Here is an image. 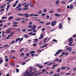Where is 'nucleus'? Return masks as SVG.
I'll return each mask as SVG.
<instances>
[{"instance_id":"79ce46f5","label":"nucleus","mask_w":76,"mask_h":76,"mask_svg":"<svg viewBox=\"0 0 76 76\" xmlns=\"http://www.w3.org/2000/svg\"><path fill=\"white\" fill-rule=\"evenodd\" d=\"M28 28H32V25H30L28 26Z\"/></svg>"},{"instance_id":"37998d69","label":"nucleus","mask_w":76,"mask_h":76,"mask_svg":"<svg viewBox=\"0 0 76 76\" xmlns=\"http://www.w3.org/2000/svg\"><path fill=\"white\" fill-rule=\"evenodd\" d=\"M18 22H13V24H18Z\"/></svg>"},{"instance_id":"5fc2aeb1","label":"nucleus","mask_w":76,"mask_h":76,"mask_svg":"<svg viewBox=\"0 0 76 76\" xmlns=\"http://www.w3.org/2000/svg\"><path fill=\"white\" fill-rule=\"evenodd\" d=\"M45 23V22H44L43 21H40L39 22V23Z\"/></svg>"},{"instance_id":"72a5a7b5","label":"nucleus","mask_w":76,"mask_h":76,"mask_svg":"<svg viewBox=\"0 0 76 76\" xmlns=\"http://www.w3.org/2000/svg\"><path fill=\"white\" fill-rule=\"evenodd\" d=\"M34 16V14H31L29 15V16Z\"/></svg>"},{"instance_id":"a878e982","label":"nucleus","mask_w":76,"mask_h":76,"mask_svg":"<svg viewBox=\"0 0 76 76\" xmlns=\"http://www.w3.org/2000/svg\"><path fill=\"white\" fill-rule=\"evenodd\" d=\"M56 54H54L55 56H58V54H59V53L56 52Z\"/></svg>"},{"instance_id":"6ab92c4d","label":"nucleus","mask_w":76,"mask_h":76,"mask_svg":"<svg viewBox=\"0 0 76 76\" xmlns=\"http://www.w3.org/2000/svg\"><path fill=\"white\" fill-rule=\"evenodd\" d=\"M24 55H25V53L23 52H22L21 54V57H23L24 56Z\"/></svg>"},{"instance_id":"5701e85b","label":"nucleus","mask_w":76,"mask_h":76,"mask_svg":"<svg viewBox=\"0 0 76 76\" xmlns=\"http://www.w3.org/2000/svg\"><path fill=\"white\" fill-rule=\"evenodd\" d=\"M4 9L2 8V9L1 10H0V13H1V12H3V11H4Z\"/></svg>"},{"instance_id":"1a4fd4ad","label":"nucleus","mask_w":76,"mask_h":76,"mask_svg":"<svg viewBox=\"0 0 76 76\" xmlns=\"http://www.w3.org/2000/svg\"><path fill=\"white\" fill-rule=\"evenodd\" d=\"M47 44H45L44 45L40 47L41 48H45L46 47H47Z\"/></svg>"},{"instance_id":"4c0bfd02","label":"nucleus","mask_w":76,"mask_h":76,"mask_svg":"<svg viewBox=\"0 0 76 76\" xmlns=\"http://www.w3.org/2000/svg\"><path fill=\"white\" fill-rule=\"evenodd\" d=\"M20 39V38H18L15 41H16V42L18 41Z\"/></svg>"},{"instance_id":"bf43d9fd","label":"nucleus","mask_w":76,"mask_h":76,"mask_svg":"<svg viewBox=\"0 0 76 76\" xmlns=\"http://www.w3.org/2000/svg\"><path fill=\"white\" fill-rule=\"evenodd\" d=\"M62 61V60L60 59L58 60V62H61Z\"/></svg>"},{"instance_id":"774afa93","label":"nucleus","mask_w":76,"mask_h":76,"mask_svg":"<svg viewBox=\"0 0 76 76\" xmlns=\"http://www.w3.org/2000/svg\"><path fill=\"white\" fill-rule=\"evenodd\" d=\"M75 53H76V52L73 51L71 53V54H75Z\"/></svg>"},{"instance_id":"052dcab7","label":"nucleus","mask_w":76,"mask_h":76,"mask_svg":"<svg viewBox=\"0 0 76 76\" xmlns=\"http://www.w3.org/2000/svg\"><path fill=\"white\" fill-rule=\"evenodd\" d=\"M50 23H51L50 22H48L46 24V25H48L50 24Z\"/></svg>"},{"instance_id":"3c124183","label":"nucleus","mask_w":76,"mask_h":76,"mask_svg":"<svg viewBox=\"0 0 76 76\" xmlns=\"http://www.w3.org/2000/svg\"><path fill=\"white\" fill-rule=\"evenodd\" d=\"M15 42V41L14 40L11 42V44H14Z\"/></svg>"},{"instance_id":"c756f323","label":"nucleus","mask_w":76,"mask_h":76,"mask_svg":"<svg viewBox=\"0 0 76 76\" xmlns=\"http://www.w3.org/2000/svg\"><path fill=\"white\" fill-rule=\"evenodd\" d=\"M16 10L18 11H20V10H22V9H21L20 8H19L17 9Z\"/></svg>"},{"instance_id":"6e6d98bb","label":"nucleus","mask_w":76,"mask_h":76,"mask_svg":"<svg viewBox=\"0 0 76 76\" xmlns=\"http://www.w3.org/2000/svg\"><path fill=\"white\" fill-rule=\"evenodd\" d=\"M11 65L12 66H14V63H11Z\"/></svg>"},{"instance_id":"dca6fc26","label":"nucleus","mask_w":76,"mask_h":76,"mask_svg":"<svg viewBox=\"0 0 76 76\" xmlns=\"http://www.w3.org/2000/svg\"><path fill=\"white\" fill-rule=\"evenodd\" d=\"M29 9V8L27 7V8H23V10H28Z\"/></svg>"},{"instance_id":"c9c22d12","label":"nucleus","mask_w":76,"mask_h":76,"mask_svg":"<svg viewBox=\"0 0 76 76\" xmlns=\"http://www.w3.org/2000/svg\"><path fill=\"white\" fill-rule=\"evenodd\" d=\"M18 15H19V16H23L24 15V14H18Z\"/></svg>"},{"instance_id":"0eeeda50","label":"nucleus","mask_w":76,"mask_h":76,"mask_svg":"<svg viewBox=\"0 0 76 76\" xmlns=\"http://www.w3.org/2000/svg\"><path fill=\"white\" fill-rule=\"evenodd\" d=\"M26 75H27V76H28V75H30V73L29 72V71H27L25 72Z\"/></svg>"},{"instance_id":"20e7f679","label":"nucleus","mask_w":76,"mask_h":76,"mask_svg":"<svg viewBox=\"0 0 76 76\" xmlns=\"http://www.w3.org/2000/svg\"><path fill=\"white\" fill-rule=\"evenodd\" d=\"M59 27L58 29H62L63 28V26H62V24L60 23L59 25Z\"/></svg>"},{"instance_id":"9d476101","label":"nucleus","mask_w":76,"mask_h":76,"mask_svg":"<svg viewBox=\"0 0 76 76\" xmlns=\"http://www.w3.org/2000/svg\"><path fill=\"white\" fill-rule=\"evenodd\" d=\"M10 6V5H8L7 6V8H6V10L7 11H8V9H9Z\"/></svg>"},{"instance_id":"603ef678","label":"nucleus","mask_w":76,"mask_h":76,"mask_svg":"<svg viewBox=\"0 0 76 76\" xmlns=\"http://www.w3.org/2000/svg\"><path fill=\"white\" fill-rule=\"evenodd\" d=\"M21 20V18H18L15 20Z\"/></svg>"},{"instance_id":"680f3d73","label":"nucleus","mask_w":76,"mask_h":76,"mask_svg":"<svg viewBox=\"0 0 76 76\" xmlns=\"http://www.w3.org/2000/svg\"><path fill=\"white\" fill-rule=\"evenodd\" d=\"M71 48H72L68 47L66 48V50H70V49H71Z\"/></svg>"},{"instance_id":"7ed1b4c3","label":"nucleus","mask_w":76,"mask_h":76,"mask_svg":"<svg viewBox=\"0 0 76 76\" xmlns=\"http://www.w3.org/2000/svg\"><path fill=\"white\" fill-rule=\"evenodd\" d=\"M68 41L69 42H71V41H73V38H70L68 39Z\"/></svg>"},{"instance_id":"412c9836","label":"nucleus","mask_w":76,"mask_h":76,"mask_svg":"<svg viewBox=\"0 0 76 76\" xmlns=\"http://www.w3.org/2000/svg\"><path fill=\"white\" fill-rule=\"evenodd\" d=\"M7 26L6 25H4L3 26V27H2V29H4V28H7Z\"/></svg>"},{"instance_id":"7c9ffc66","label":"nucleus","mask_w":76,"mask_h":76,"mask_svg":"<svg viewBox=\"0 0 76 76\" xmlns=\"http://www.w3.org/2000/svg\"><path fill=\"white\" fill-rule=\"evenodd\" d=\"M35 52L34 51H31L30 52V54H32V53H35Z\"/></svg>"},{"instance_id":"f3484780","label":"nucleus","mask_w":76,"mask_h":76,"mask_svg":"<svg viewBox=\"0 0 76 76\" xmlns=\"http://www.w3.org/2000/svg\"><path fill=\"white\" fill-rule=\"evenodd\" d=\"M7 19V17L4 16L1 18V19Z\"/></svg>"},{"instance_id":"4d7b16f0","label":"nucleus","mask_w":76,"mask_h":76,"mask_svg":"<svg viewBox=\"0 0 76 76\" xmlns=\"http://www.w3.org/2000/svg\"><path fill=\"white\" fill-rule=\"evenodd\" d=\"M5 61L7 62L8 61H9V59L8 58H6L5 59Z\"/></svg>"},{"instance_id":"f257e3e1","label":"nucleus","mask_w":76,"mask_h":76,"mask_svg":"<svg viewBox=\"0 0 76 76\" xmlns=\"http://www.w3.org/2000/svg\"><path fill=\"white\" fill-rule=\"evenodd\" d=\"M12 30V28H8V30H6L5 31V33L6 34H9L11 32V30Z\"/></svg>"},{"instance_id":"4468645a","label":"nucleus","mask_w":76,"mask_h":76,"mask_svg":"<svg viewBox=\"0 0 76 76\" xmlns=\"http://www.w3.org/2000/svg\"><path fill=\"white\" fill-rule=\"evenodd\" d=\"M48 38V37H46L44 39V42L45 43L46 42V41H47V39Z\"/></svg>"},{"instance_id":"f8f14e48","label":"nucleus","mask_w":76,"mask_h":76,"mask_svg":"<svg viewBox=\"0 0 76 76\" xmlns=\"http://www.w3.org/2000/svg\"><path fill=\"white\" fill-rule=\"evenodd\" d=\"M13 17L11 16V17H9V18L8 19V20H11L12 19H13Z\"/></svg>"},{"instance_id":"58836bf2","label":"nucleus","mask_w":76,"mask_h":76,"mask_svg":"<svg viewBox=\"0 0 76 76\" xmlns=\"http://www.w3.org/2000/svg\"><path fill=\"white\" fill-rule=\"evenodd\" d=\"M60 68H59L57 70V71H56V72H58L59 73V72H60Z\"/></svg>"},{"instance_id":"e433bc0d","label":"nucleus","mask_w":76,"mask_h":76,"mask_svg":"<svg viewBox=\"0 0 76 76\" xmlns=\"http://www.w3.org/2000/svg\"><path fill=\"white\" fill-rule=\"evenodd\" d=\"M16 70L17 73H18L19 72V70L18 69H16Z\"/></svg>"},{"instance_id":"b1692460","label":"nucleus","mask_w":76,"mask_h":76,"mask_svg":"<svg viewBox=\"0 0 76 76\" xmlns=\"http://www.w3.org/2000/svg\"><path fill=\"white\" fill-rule=\"evenodd\" d=\"M43 12H47V9H44L43 10Z\"/></svg>"},{"instance_id":"423d86ee","label":"nucleus","mask_w":76,"mask_h":76,"mask_svg":"<svg viewBox=\"0 0 76 76\" xmlns=\"http://www.w3.org/2000/svg\"><path fill=\"white\" fill-rule=\"evenodd\" d=\"M37 26L34 25H33V27H32V28H31V29H33V30H34V29H36V28H35Z\"/></svg>"},{"instance_id":"8fccbe9b","label":"nucleus","mask_w":76,"mask_h":76,"mask_svg":"<svg viewBox=\"0 0 76 76\" xmlns=\"http://www.w3.org/2000/svg\"><path fill=\"white\" fill-rule=\"evenodd\" d=\"M13 27H16V26H18V25H13Z\"/></svg>"},{"instance_id":"13d9d810","label":"nucleus","mask_w":76,"mask_h":76,"mask_svg":"<svg viewBox=\"0 0 76 76\" xmlns=\"http://www.w3.org/2000/svg\"><path fill=\"white\" fill-rule=\"evenodd\" d=\"M41 16H45V14L44 13H43L41 14Z\"/></svg>"},{"instance_id":"393cba45","label":"nucleus","mask_w":76,"mask_h":76,"mask_svg":"<svg viewBox=\"0 0 76 76\" xmlns=\"http://www.w3.org/2000/svg\"><path fill=\"white\" fill-rule=\"evenodd\" d=\"M66 69V67H63L62 66L61 67V70H64V69Z\"/></svg>"},{"instance_id":"f704fd0d","label":"nucleus","mask_w":76,"mask_h":76,"mask_svg":"<svg viewBox=\"0 0 76 76\" xmlns=\"http://www.w3.org/2000/svg\"><path fill=\"white\" fill-rule=\"evenodd\" d=\"M24 37L26 38H28V36H27V35H24Z\"/></svg>"},{"instance_id":"473e14b6","label":"nucleus","mask_w":76,"mask_h":76,"mask_svg":"<svg viewBox=\"0 0 76 76\" xmlns=\"http://www.w3.org/2000/svg\"><path fill=\"white\" fill-rule=\"evenodd\" d=\"M69 54V53L68 52H65V56H67Z\"/></svg>"},{"instance_id":"9b49d317","label":"nucleus","mask_w":76,"mask_h":76,"mask_svg":"<svg viewBox=\"0 0 76 76\" xmlns=\"http://www.w3.org/2000/svg\"><path fill=\"white\" fill-rule=\"evenodd\" d=\"M44 38V36H43V34H41L40 35V37L39 39H42Z\"/></svg>"},{"instance_id":"4be33fe9","label":"nucleus","mask_w":76,"mask_h":76,"mask_svg":"<svg viewBox=\"0 0 76 76\" xmlns=\"http://www.w3.org/2000/svg\"><path fill=\"white\" fill-rule=\"evenodd\" d=\"M23 38L22 37L20 39V40H19V42H20L22 41L23 40Z\"/></svg>"},{"instance_id":"338daca9","label":"nucleus","mask_w":76,"mask_h":76,"mask_svg":"<svg viewBox=\"0 0 76 76\" xmlns=\"http://www.w3.org/2000/svg\"><path fill=\"white\" fill-rule=\"evenodd\" d=\"M72 44V42H71L69 43V45H71Z\"/></svg>"},{"instance_id":"de8ad7c7","label":"nucleus","mask_w":76,"mask_h":76,"mask_svg":"<svg viewBox=\"0 0 76 76\" xmlns=\"http://www.w3.org/2000/svg\"><path fill=\"white\" fill-rule=\"evenodd\" d=\"M53 41H54L55 42H57V40L55 39H53Z\"/></svg>"},{"instance_id":"6e6552de","label":"nucleus","mask_w":76,"mask_h":76,"mask_svg":"<svg viewBox=\"0 0 76 76\" xmlns=\"http://www.w3.org/2000/svg\"><path fill=\"white\" fill-rule=\"evenodd\" d=\"M24 16H25V17L26 18H28V17H29V14L25 13L24 14Z\"/></svg>"},{"instance_id":"f03ea898","label":"nucleus","mask_w":76,"mask_h":76,"mask_svg":"<svg viewBox=\"0 0 76 76\" xmlns=\"http://www.w3.org/2000/svg\"><path fill=\"white\" fill-rule=\"evenodd\" d=\"M56 23H57V21L56 20H55L53 21L51 23V25L52 26H54L56 24Z\"/></svg>"},{"instance_id":"864d4df0","label":"nucleus","mask_w":76,"mask_h":76,"mask_svg":"<svg viewBox=\"0 0 76 76\" xmlns=\"http://www.w3.org/2000/svg\"><path fill=\"white\" fill-rule=\"evenodd\" d=\"M16 6V4H14L13 5V7H15V6Z\"/></svg>"},{"instance_id":"0e129e2a","label":"nucleus","mask_w":76,"mask_h":76,"mask_svg":"<svg viewBox=\"0 0 76 76\" xmlns=\"http://www.w3.org/2000/svg\"><path fill=\"white\" fill-rule=\"evenodd\" d=\"M72 37H74V38H76V34H75L72 36Z\"/></svg>"},{"instance_id":"69168bd1","label":"nucleus","mask_w":76,"mask_h":76,"mask_svg":"<svg viewBox=\"0 0 76 76\" xmlns=\"http://www.w3.org/2000/svg\"><path fill=\"white\" fill-rule=\"evenodd\" d=\"M2 37H6V35L4 34H2L1 35Z\"/></svg>"},{"instance_id":"2eb2a0df","label":"nucleus","mask_w":76,"mask_h":76,"mask_svg":"<svg viewBox=\"0 0 76 76\" xmlns=\"http://www.w3.org/2000/svg\"><path fill=\"white\" fill-rule=\"evenodd\" d=\"M63 51V50H59L57 51V53H59V54H60V52H61V51Z\"/></svg>"},{"instance_id":"39448f33","label":"nucleus","mask_w":76,"mask_h":76,"mask_svg":"<svg viewBox=\"0 0 76 76\" xmlns=\"http://www.w3.org/2000/svg\"><path fill=\"white\" fill-rule=\"evenodd\" d=\"M18 7H17L15 9H18V8H19V7H21V3H19L18 4Z\"/></svg>"},{"instance_id":"ddd939ff","label":"nucleus","mask_w":76,"mask_h":76,"mask_svg":"<svg viewBox=\"0 0 76 76\" xmlns=\"http://www.w3.org/2000/svg\"><path fill=\"white\" fill-rule=\"evenodd\" d=\"M55 15L56 16H60V15L59 14H58L57 13H56L55 14Z\"/></svg>"},{"instance_id":"2f4dec72","label":"nucleus","mask_w":76,"mask_h":76,"mask_svg":"<svg viewBox=\"0 0 76 76\" xmlns=\"http://www.w3.org/2000/svg\"><path fill=\"white\" fill-rule=\"evenodd\" d=\"M54 12L53 11H50L49 12V13H53Z\"/></svg>"},{"instance_id":"e2e57ef3","label":"nucleus","mask_w":76,"mask_h":76,"mask_svg":"<svg viewBox=\"0 0 76 76\" xmlns=\"http://www.w3.org/2000/svg\"><path fill=\"white\" fill-rule=\"evenodd\" d=\"M43 66H39V69H41L43 67Z\"/></svg>"},{"instance_id":"a18cd8bd","label":"nucleus","mask_w":76,"mask_h":76,"mask_svg":"<svg viewBox=\"0 0 76 76\" xmlns=\"http://www.w3.org/2000/svg\"><path fill=\"white\" fill-rule=\"evenodd\" d=\"M34 74H35V72H32L31 74V75L32 76V75H34Z\"/></svg>"},{"instance_id":"c85d7f7f","label":"nucleus","mask_w":76,"mask_h":76,"mask_svg":"<svg viewBox=\"0 0 76 76\" xmlns=\"http://www.w3.org/2000/svg\"><path fill=\"white\" fill-rule=\"evenodd\" d=\"M15 53V51L14 50H12L10 51V53Z\"/></svg>"},{"instance_id":"a19ab883","label":"nucleus","mask_w":76,"mask_h":76,"mask_svg":"<svg viewBox=\"0 0 76 76\" xmlns=\"http://www.w3.org/2000/svg\"><path fill=\"white\" fill-rule=\"evenodd\" d=\"M26 30V29H22L21 31L22 32H25Z\"/></svg>"},{"instance_id":"ea45409f","label":"nucleus","mask_w":76,"mask_h":76,"mask_svg":"<svg viewBox=\"0 0 76 76\" xmlns=\"http://www.w3.org/2000/svg\"><path fill=\"white\" fill-rule=\"evenodd\" d=\"M38 39H34V42H37Z\"/></svg>"},{"instance_id":"aec40b11","label":"nucleus","mask_w":76,"mask_h":76,"mask_svg":"<svg viewBox=\"0 0 76 76\" xmlns=\"http://www.w3.org/2000/svg\"><path fill=\"white\" fill-rule=\"evenodd\" d=\"M30 5L31 7H33V6H34V4L32 3H30Z\"/></svg>"},{"instance_id":"a211bd4d","label":"nucleus","mask_w":76,"mask_h":76,"mask_svg":"<svg viewBox=\"0 0 76 76\" xmlns=\"http://www.w3.org/2000/svg\"><path fill=\"white\" fill-rule=\"evenodd\" d=\"M56 4H59V1L58 0L55 2Z\"/></svg>"},{"instance_id":"49530a36","label":"nucleus","mask_w":76,"mask_h":76,"mask_svg":"<svg viewBox=\"0 0 76 76\" xmlns=\"http://www.w3.org/2000/svg\"><path fill=\"white\" fill-rule=\"evenodd\" d=\"M7 46H8V45H4V46L3 47H4V48H6V47H7Z\"/></svg>"},{"instance_id":"bb28decb","label":"nucleus","mask_w":76,"mask_h":76,"mask_svg":"<svg viewBox=\"0 0 76 76\" xmlns=\"http://www.w3.org/2000/svg\"><path fill=\"white\" fill-rule=\"evenodd\" d=\"M61 3H63V4H66V2H65V1H61Z\"/></svg>"},{"instance_id":"cd10ccee","label":"nucleus","mask_w":76,"mask_h":76,"mask_svg":"<svg viewBox=\"0 0 76 76\" xmlns=\"http://www.w3.org/2000/svg\"><path fill=\"white\" fill-rule=\"evenodd\" d=\"M38 13L39 14V15H41V13H42V11L41 10H40L38 12Z\"/></svg>"},{"instance_id":"c03bdc74","label":"nucleus","mask_w":76,"mask_h":76,"mask_svg":"<svg viewBox=\"0 0 76 76\" xmlns=\"http://www.w3.org/2000/svg\"><path fill=\"white\" fill-rule=\"evenodd\" d=\"M3 62V60H0V64H1V63H2V62Z\"/></svg>"},{"instance_id":"09e8293b","label":"nucleus","mask_w":76,"mask_h":76,"mask_svg":"<svg viewBox=\"0 0 76 76\" xmlns=\"http://www.w3.org/2000/svg\"><path fill=\"white\" fill-rule=\"evenodd\" d=\"M58 65V64H54L53 65V67H56Z\"/></svg>"}]
</instances>
